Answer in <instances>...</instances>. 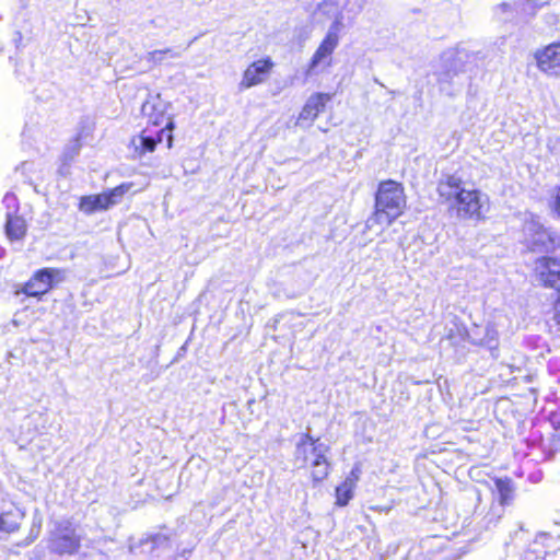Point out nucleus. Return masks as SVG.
<instances>
[{
  "label": "nucleus",
  "instance_id": "nucleus-1",
  "mask_svg": "<svg viewBox=\"0 0 560 560\" xmlns=\"http://www.w3.org/2000/svg\"><path fill=\"white\" fill-rule=\"evenodd\" d=\"M440 201L448 206L459 220L480 221L489 210L488 196L478 189L467 187L456 175H446L438 183Z\"/></svg>",
  "mask_w": 560,
  "mask_h": 560
},
{
  "label": "nucleus",
  "instance_id": "nucleus-2",
  "mask_svg": "<svg viewBox=\"0 0 560 560\" xmlns=\"http://www.w3.org/2000/svg\"><path fill=\"white\" fill-rule=\"evenodd\" d=\"M405 207L406 198L402 186L394 180L382 182L375 196V211L366 220V228L390 225L402 213Z\"/></svg>",
  "mask_w": 560,
  "mask_h": 560
},
{
  "label": "nucleus",
  "instance_id": "nucleus-3",
  "mask_svg": "<svg viewBox=\"0 0 560 560\" xmlns=\"http://www.w3.org/2000/svg\"><path fill=\"white\" fill-rule=\"evenodd\" d=\"M328 451L329 447L319 442V439H314L308 433H304L296 443L294 463L299 468L310 465L313 480L322 481L329 472V463L326 456Z\"/></svg>",
  "mask_w": 560,
  "mask_h": 560
},
{
  "label": "nucleus",
  "instance_id": "nucleus-4",
  "mask_svg": "<svg viewBox=\"0 0 560 560\" xmlns=\"http://www.w3.org/2000/svg\"><path fill=\"white\" fill-rule=\"evenodd\" d=\"M476 60V55L465 47L457 46L442 52L440 65L434 72L440 90L453 95L457 85L455 78L466 71L467 66Z\"/></svg>",
  "mask_w": 560,
  "mask_h": 560
},
{
  "label": "nucleus",
  "instance_id": "nucleus-5",
  "mask_svg": "<svg viewBox=\"0 0 560 560\" xmlns=\"http://www.w3.org/2000/svg\"><path fill=\"white\" fill-rule=\"evenodd\" d=\"M81 546V537L75 533V528L69 521L56 523L50 532L48 547L51 551L62 555H74Z\"/></svg>",
  "mask_w": 560,
  "mask_h": 560
},
{
  "label": "nucleus",
  "instance_id": "nucleus-6",
  "mask_svg": "<svg viewBox=\"0 0 560 560\" xmlns=\"http://www.w3.org/2000/svg\"><path fill=\"white\" fill-rule=\"evenodd\" d=\"M131 184H121L108 191L98 195L84 196L80 200L79 208L82 212L91 214L96 211L107 210L120 202L124 195L129 191Z\"/></svg>",
  "mask_w": 560,
  "mask_h": 560
},
{
  "label": "nucleus",
  "instance_id": "nucleus-7",
  "mask_svg": "<svg viewBox=\"0 0 560 560\" xmlns=\"http://www.w3.org/2000/svg\"><path fill=\"white\" fill-rule=\"evenodd\" d=\"M525 242L533 252H555L558 249V240L537 221H529L524 226Z\"/></svg>",
  "mask_w": 560,
  "mask_h": 560
},
{
  "label": "nucleus",
  "instance_id": "nucleus-8",
  "mask_svg": "<svg viewBox=\"0 0 560 560\" xmlns=\"http://www.w3.org/2000/svg\"><path fill=\"white\" fill-rule=\"evenodd\" d=\"M340 42V34L332 32H327L324 39L315 50L314 55L311 58L308 63V68L306 70L307 75H312L319 70H325L331 66L332 54L335 49L338 47Z\"/></svg>",
  "mask_w": 560,
  "mask_h": 560
},
{
  "label": "nucleus",
  "instance_id": "nucleus-9",
  "mask_svg": "<svg viewBox=\"0 0 560 560\" xmlns=\"http://www.w3.org/2000/svg\"><path fill=\"white\" fill-rule=\"evenodd\" d=\"M535 277L545 287L560 291V260L551 257H540L535 261Z\"/></svg>",
  "mask_w": 560,
  "mask_h": 560
},
{
  "label": "nucleus",
  "instance_id": "nucleus-10",
  "mask_svg": "<svg viewBox=\"0 0 560 560\" xmlns=\"http://www.w3.org/2000/svg\"><path fill=\"white\" fill-rule=\"evenodd\" d=\"M60 273L57 269L44 268L35 272V275L24 284L21 290H18L15 293L20 294L21 292L28 296L39 298L51 288L52 281L56 276Z\"/></svg>",
  "mask_w": 560,
  "mask_h": 560
},
{
  "label": "nucleus",
  "instance_id": "nucleus-11",
  "mask_svg": "<svg viewBox=\"0 0 560 560\" xmlns=\"http://www.w3.org/2000/svg\"><path fill=\"white\" fill-rule=\"evenodd\" d=\"M315 16L322 23L331 21L327 32L335 31V33L340 34L345 28L343 11L336 1L327 0L319 3L315 11Z\"/></svg>",
  "mask_w": 560,
  "mask_h": 560
},
{
  "label": "nucleus",
  "instance_id": "nucleus-12",
  "mask_svg": "<svg viewBox=\"0 0 560 560\" xmlns=\"http://www.w3.org/2000/svg\"><path fill=\"white\" fill-rule=\"evenodd\" d=\"M172 129L173 122L171 120L167 121L165 128L156 131L155 136L150 130L145 129L139 137L133 138L132 144L137 151H140L141 154L145 152H152L154 151L156 143L162 142L163 137L166 136L167 148H171L173 143V136L171 133Z\"/></svg>",
  "mask_w": 560,
  "mask_h": 560
},
{
  "label": "nucleus",
  "instance_id": "nucleus-13",
  "mask_svg": "<svg viewBox=\"0 0 560 560\" xmlns=\"http://www.w3.org/2000/svg\"><path fill=\"white\" fill-rule=\"evenodd\" d=\"M538 68L548 75L560 74V42L552 43L535 54Z\"/></svg>",
  "mask_w": 560,
  "mask_h": 560
},
{
  "label": "nucleus",
  "instance_id": "nucleus-14",
  "mask_svg": "<svg viewBox=\"0 0 560 560\" xmlns=\"http://www.w3.org/2000/svg\"><path fill=\"white\" fill-rule=\"evenodd\" d=\"M273 63L270 58L253 62L245 70L241 86L248 89L261 83L270 72Z\"/></svg>",
  "mask_w": 560,
  "mask_h": 560
},
{
  "label": "nucleus",
  "instance_id": "nucleus-15",
  "mask_svg": "<svg viewBox=\"0 0 560 560\" xmlns=\"http://www.w3.org/2000/svg\"><path fill=\"white\" fill-rule=\"evenodd\" d=\"M330 101V95L325 93H317L312 95L304 107L302 108L299 121L311 120L313 121L319 113L325 108L326 103Z\"/></svg>",
  "mask_w": 560,
  "mask_h": 560
},
{
  "label": "nucleus",
  "instance_id": "nucleus-16",
  "mask_svg": "<svg viewBox=\"0 0 560 560\" xmlns=\"http://www.w3.org/2000/svg\"><path fill=\"white\" fill-rule=\"evenodd\" d=\"M142 115L148 118V121L153 126H159L163 122L165 116V105L159 96L152 97L142 104Z\"/></svg>",
  "mask_w": 560,
  "mask_h": 560
},
{
  "label": "nucleus",
  "instance_id": "nucleus-17",
  "mask_svg": "<svg viewBox=\"0 0 560 560\" xmlns=\"http://www.w3.org/2000/svg\"><path fill=\"white\" fill-rule=\"evenodd\" d=\"M22 518L21 512L10 506L5 510L3 506L0 508V530L12 533L19 528L20 521Z\"/></svg>",
  "mask_w": 560,
  "mask_h": 560
},
{
  "label": "nucleus",
  "instance_id": "nucleus-18",
  "mask_svg": "<svg viewBox=\"0 0 560 560\" xmlns=\"http://www.w3.org/2000/svg\"><path fill=\"white\" fill-rule=\"evenodd\" d=\"M7 235L11 240H20L26 231L25 221L21 217L13 215L10 211L7 213L5 224Z\"/></svg>",
  "mask_w": 560,
  "mask_h": 560
},
{
  "label": "nucleus",
  "instance_id": "nucleus-19",
  "mask_svg": "<svg viewBox=\"0 0 560 560\" xmlns=\"http://www.w3.org/2000/svg\"><path fill=\"white\" fill-rule=\"evenodd\" d=\"M469 337L471 338L472 342L488 348L491 351L493 358L498 357V331L493 327L487 326L485 329V337L481 339H477L471 334Z\"/></svg>",
  "mask_w": 560,
  "mask_h": 560
},
{
  "label": "nucleus",
  "instance_id": "nucleus-20",
  "mask_svg": "<svg viewBox=\"0 0 560 560\" xmlns=\"http://www.w3.org/2000/svg\"><path fill=\"white\" fill-rule=\"evenodd\" d=\"M499 493V501L502 505L509 504L513 499L514 487L510 478H498L494 481Z\"/></svg>",
  "mask_w": 560,
  "mask_h": 560
},
{
  "label": "nucleus",
  "instance_id": "nucleus-21",
  "mask_svg": "<svg viewBox=\"0 0 560 560\" xmlns=\"http://www.w3.org/2000/svg\"><path fill=\"white\" fill-rule=\"evenodd\" d=\"M166 55H168L171 58H179L180 57V54L178 51H174L171 48H165V49H159V50H153V51L148 52L147 56L144 57V59L151 66H156V65H161L164 61V58Z\"/></svg>",
  "mask_w": 560,
  "mask_h": 560
},
{
  "label": "nucleus",
  "instance_id": "nucleus-22",
  "mask_svg": "<svg viewBox=\"0 0 560 560\" xmlns=\"http://www.w3.org/2000/svg\"><path fill=\"white\" fill-rule=\"evenodd\" d=\"M353 487L342 482L339 487L336 488V498L337 504L340 506H345L348 504L353 494Z\"/></svg>",
  "mask_w": 560,
  "mask_h": 560
},
{
  "label": "nucleus",
  "instance_id": "nucleus-23",
  "mask_svg": "<svg viewBox=\"0 0 560 560\" xmlns=\"http://www.w3.org/2000/svg\"><path fill=\"white\" fill-rule=\"evenodd\" d=\"M81 150L80 137H75L67 147L65 151V158L68 160H73Z\"/></svg>",
  "mask_w": 560,
  "mask_h": 560
},
{
  "label": "nucleus",
  "instance_id": "nucleus-24",
  "mask_svg": "<svg viewBox=\"0 0 560 560\" xmlns=\"http://www.w3.org/2000/svg\"><path fill=\"white\" fill-rule=\"evenodd\" d=\"M361 472H362L361 465L359 463H357L353 466V468L351 469V471L349 472V475L347 476V478L345 479L343 482L349 485L350 487L355 488L357 482L360 479Z\"/></svg>",
  "mask_w": 560,
  "mask_h": 560
},
{
  "label": "nucleus",
  "instance_id": "nucleus-25",
  "mask_svg": "<svg viewBox=\"0 0 560 560\" xmlns=\"http://www.w3.org/2000/svg\"><path fill=\"white\" fill-rule=\"evenodd\" d=\"M3 202L9 209H12L14 212L16 211V198L13 194H7L3 198Z\"/></svg>",
  "mask_w": 560,
  "mask_h": 560
},
{
  "label": "nucleus",
  "instance_id": "nucleus-26",
  "mask_svg": "<svg viewBox=\"0 0 560 560\" xmlns=\"http://www.w3.org/2000/svg\"><path fill=\"white\" fill-rule=\"evenodd\" d=\"M553 209L560 217V187L557 189V192L553 198Z\"/></svg>",
  "mask_w": 560,
  "mask_h": 560
},
{
  "label": "nucleus",
  "instance_id": "nucleus-27",
  "mask_svg": "<svg viewBox=\"0 0 560 560\" xmlns=\"http://www.w3.org/2000/svg\"><path fill=\"white\" fill-rule=\"evenodd\" d=\"M510 9H511V5L505 2L499 4V7H498V10H500L502 13H505Z\"/></svg>",
  "mask_w": 560,
  "mask_h": 560
},
{
  "label": "nucleus",
  "instance_id": "nucleus-28",
  "mask_svg": "<svg viewBox=\"0 0 560 560\" xmlns=\"http://www.w3.org/2000/svg\"><path fill=\"white\" fill-rule=\"evenodd\" d=\"M208 0H198V3L201 4V3H205L207 2Z\"/></svg>",
  "mask_w": 560,
  "mask_h": 560
},
{
  "label": "nucleus",
  "instance_id": "nucleus-29",
  "mask_svg": "<svg viewBox=\"0 0 560 560\" xmlns=\"http://www.w3.org/2000/svg\"><path fill=\"white\" fill-rule=\"evenodd\" d=\"M558 249L560 250V238L558 240Z\"/></svg>",
  "mask_w": 560,
  "mask_h": 560
}]
</instances>
